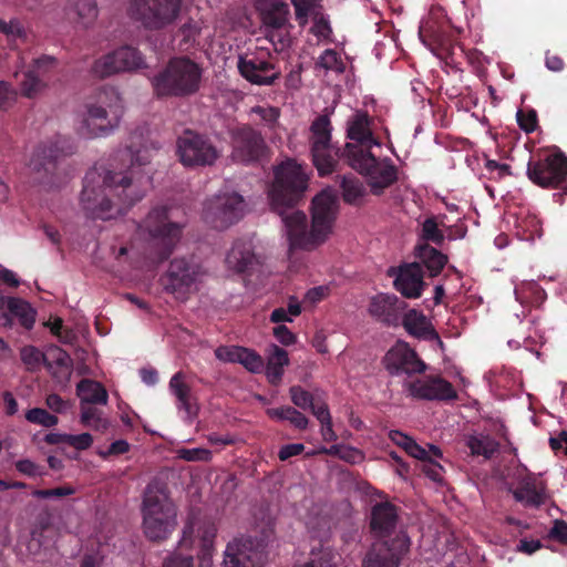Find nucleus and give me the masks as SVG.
Wrapping results in <instances>:
<instances>
[{
	"mask_svg": "<svg viewBox=\"0 0 567 567\" xmlns=\"http://www.w3.org/2000/svg\"><path fill=\"white\" fill-rule=\"evenodd\" d=\"M403 327L411 336L421 339H433L442 346V341L433 329L431 321L421 311L409 310L403 318Z\"/></svg>",
	"mask_w": 567,
	"mask_h": 567,
	"instance_id": "nucleus-34",
	"label": "nucleus"
},
{
	"mask_svg": "<svg viewBox=\"0 0 567 567\" xmlns=\"http://www.w3.org/2000/svg\"><path fill=\"white\" fill-rule=\"evenodd\" d=\"M123 72L136 71L146 68L143 54L133 47L124 45L117 49Z\"/></svg>",
	"mask_w": 567,
	"mask_h": 567,
	"instance_id": "nucleus-43",
	"label": "nucleus"
},
{
	"mask_svg": "<svg viewBox=\"0 0 567 567\" xmlns=\"http://www.w3.org/2000/svg\"><path fill=\"white\" fill-rule=\"evenodd\" d=\"M120 159L123 164L130 162L127 171L112 165V168L94 167L85 175L81 203L92 218H116L144 197L145 189L141 186L148 185L150 178L138 176V168L148 162V155L141 151L134 155L127 150L121 152Z\"/></svg>",
	"mask_w": 567,
	"mask_h": 567,
	"instance_id": "nucleus-2",
	"label": "nucleus"
},
{
	"mask_svg": "<svg viewBox=\"0 0 567 567\" xmlns=\"http://www.w3.org/2000/svg\"><path fill=\"white\" fill-rule=\"evenodd\" d=\"M227 269L235 274H243L255 269L260 264L259 258L252 250L250 241L238 240L234 243L226 255Z\"/></svg>",
	"mask_w": 567,
	"mask_h": 567,
	"instance_id": "nucleus-29",
	"label": "nucleus"
},
{
	"mask_svg": "<svg viewBox=\"0 0 567 567\" xmlns=\"http://www.w3.org/2000/svg\"><path fill=\"white\" fill-rule=\"evenodd\" d=\"M179 4L181 0H131L127 14L145 28L159 29L175 20Z\"/></svg>",
	"mask_w": 567,
	"mask_h": 567,
	"instance_id": "nucleus-10",
	"label": "nucleus"
},
{
	"mask_svg": "<svg viewBox=\"0 0 567 567\" xmlns=\"http://www.w3.org/2000/svg\"><path fill=\"white\" fill-rule=\"evenodd\" d=\"M78 395L82 405L103 404L107 403V392L101 383L92 380H82L76 386Z\"/></svg>",
	"mask_w": 567,
	"mask_h": 567,
	"instance_id": "nucleus-37",
	"label": "nucleus"
},
{
	"mask_svg": "<svg viewBox=\"0 0 567 567\" xmlns=\"http://www.w3.org/2000/svg\"><path fill=\"white\" fill-rule=\"evenodd\" d=\"M396 522L395 507L390 503H380L372 508L371 527L373 530L386 533Z\"/></svg>",
	"mask_w": 567,
	"mask_h": 567,
	"instance_id": "nucleus-38",
	"label": "nucleus"
},
{
	"mask_svg": "<svg viewBox=\"0 0 567 567\" xmlns=\"http://www.w3.org/2000/svg\"><path fill=\"white\" fill-rule=\"evenodd\" d=\"M204 271L200 266L185 259H174L161 282L164 290L176 300L186 301L190 295L197 291Z\"/></svg>",
	"mask_w": 567,
	"mask_h": 567,
	"instance_id": "nucleus-8",
	"label": "nucleus"
},
{
	"mask_svg": "<svg viewBox=\"0 0 567 567\" xmlns=\"http://www.w3.org/2000/svg\"><path fill=\"white\" fill-rule=\"evenodd\" d=\"M117 49L94 61L92 72L99 78H106L122 71Z\"/></svg>",
	"mask_w": 567,
	"mask_h": 567,
	"instance_id": "nucleus-41",
	"label": "nucleus"
},
{
	"mask_svg": "<svg viewBox=\"0 0 567 567\" xmlns=\"http://www.w3.org/2000/svg\"><path fill=\"white\" fill-rule=\"evenodd\" d=\"M138 234L159 250V259L166 258L181 236V226L171 220L166 208H155L138 226Z\"/></svg>",
	"mask_w": 567,
	"mask_h": 567,
	"instance_id": "nucleus-7",
	"label": "nucleus"
},
{
	"mask_svg": "<svg viewBox=\"0 0 567 567\" xmlns=\"http://www.w3.org/2000/svg\"><path fill=\"white\" fill-rule=\"evenodd\" d=\"M22 362L30 371L38 370L43 363L45 364L47 352H41L33 346H25L20 351Z\"/></svg>",
	"mask_w": 567,
	"mask_h": 567,
	"instance_id": "nucleus-52",
	"label": "nucleus"
},
{
	"mask_svg": "<svg viewBox=\"0 0 567 567\" xmlns=\"http://www.w3.org/2000/svg\"><path fill=\"white\" fill-rule=\"evenodd\" d=\"M55 60L51 56H42L33 61L32 65L21 73L20 90L22 95L32 99L47 89L42 76L53 66Z\"/></svg>",
	"mask_w": 567,
	"mask_h": 567,
	"instance_id": "nucleus-24",
	"label": "nucleus"
},
{
	"mask_svg": "<svg viewBox=\"0 0 567 567\" xmlns=\"http://www.w3.org/2000/svg\"><path fill=\"white\" fill-rule=\"evenodd\" d=\"M445 22V13L442 7L433 6L427 14L422 18L419 27V38L429 49H432V42L441 37V30Z\"/></svg>",
	"mask_w": 567,
	"mask_h": 567,
	"instance_id": "nucleus-30",
	"label": "nucleus"
},
{
	"mask_svg": "<svg viewBox=\"0 0 567 567\" xmlns=\"http://www.w3.org/2000/svg\"><path fill=\"white\" fill-rule=\"evenodd\" d=\"M517 121H518L520 128L524 130L525 132L529 133L536 128L537 116L534 111H529L526 113L523 111H518L517 112Z\"/></svg>",
	"mask_w": 567,
	"mask_h": 567,
	"instance_id": "nucleus-61",
	"label": "nucleus"
},
{
	"mask_svg": "<svg viewBox=\"0 0 567 567\" xmlns=\"http://www.w3.org/2000/svg\"><path fill=\"white\" fill-rule=\"evenodd\" d=\"M234 161L248 164L265 156L267 146L259 132L248 125L240 126L231 133Z\"/></svg>",
	"mask_w": 567,
	"mask_h": 567,
	"instance_id": "nucleus-17",
	"label": "nucleus"
},
{
	"mask_svg": "<svg viewBox=\"0 0 567 567\" xmlns=\"http://www.w3.org/2000/svg\"><path fill=\"white\" fill-rule=\"evenodd\" d=\"M74 9L78 22L87 28L97 18V8L94 0H74Z\"/></svg>",
	"mask_w": 567,
	"mask_h": 567,
	"instance_id": "nucleus-50",
	"label": "nucleus"
},
{
	"mask_svg": "<svg viewBox=\"0 0 567 567\" xmlns=\"http://www.w3.org/2000/svg\"><path fill=\"white\" fill-rule=\"evenodd\" d=\"M289 7L281 2L269 3L262 12L264 33L275 50L290 44Z\"/></svg>",
	"mask_w": 567,
	"mask_h": 567,
	"instance_id": "nucleus-15",
	"label": "nucleus"
},
{
	"mask_svg": "<svg viewBox=\"0 0 567 567\" xmlns=\"http://www.w3.org/2000/svg\"><path fill=\"white\" fill-rule=\"evenodd\" d=\"M307 187V174L296 161L287 159L275 168V181L268 190V199L271 209L281 217L289 252L310 251L321 246L332 234L337 219L338 198L334 190L327 188L312 200L309 228L306 214L293 208Z\"/></svg>",
	"mask_w": 567,
	"mask_h": 567,
	"instance_id": "nucleus-1",
	"label": "nucleus"
},
{
	"mask_svg": "<svg viewBox=\"0 0 567 567\" xmlns=\"http://www.w3.org/2000/svg\"><path fill=\"white\" fill-rule=\"evenodd\" d=\"M45 367L58 379H69L72 373L73 361L71 357L59 347L47 350Z\"/></svg>",
	"mask_w": 567,
	"mask_h": 567,
	"instance_id": "nucleus-36",
	"label": "nucleus"
},
{
	"mask_svg": "<svg viewBox=\"0 0 567 567\" xmlns=\"http://www.w3.org/2000/svg\"><path fill=\"white\" fill-rule=\"evenodd\" d=\"M419 257L431 271L432 276H436L447 261L446 256L427 245L420 247Z\"/></svg>",
	"mask_w": 567,
	"mask_h": 567,
	"instance_id": "nucleus-45",
	"label": "nucleus"
},
{
	"mask_svg": "<svg viewBox=\"0 0 567 567\" xmlns=\"http://www.w3.org/2000/svg\"><path fill=\"white\" fill-rule=\"evenodd\" d=\"M464 441L472 455L489 458L498 450V443L489 435L470 434Z\"/></svg>",
	"mask_w": 567,
	"mask_h": 567,
	"instance_id": "nucleus-40",
	"label": "nucleus"
},
{
	"mask_svg": "<svg viewBox=\"0 0 567 567\" xmlns=\"http://www.w3.org/2000/svg\"><path fill=\"white\" fill-rule=\"evenodd\" d=\"M223 567H262L255 542L248 537L230 540L224 551Z\"/></svg>",
	"mask_w": 567,
	"mask_h": 567,
	"instance_id": "nucleus-20",
	"label": "nucleus"
},
{
	"mask_svg": "<svg viewBox=\"0 0 567 567\" xmlns=\"http://www.w3.org/2000/svg\"><path fill=\"white\" fill-rule=\"evenodd\" d=\"M58 155L59 148L55 145L40 146L33 153L29 167L33 173L40 175L39 182L49 183L47 176L55 172Z\"/></svg>",
	"mask_w": 567,
	"mask_h": 567,
	"instance_id": "nucleus-31",
	"label": "nucleus"
},
{
	"mask_svg": "<svg viewBox=\"0 0 567 567\" xmlns=\"http://www.w3.org/2000/svg\"><path fill=\"white\" fill-rule=\"evenodd\" d=\"M25 419L30 423L42 425L45 427H52L55 426L59 422L58 417L53 414H50L44 409L34 408L29 410L25 413Z\"/></svg>",
	"mask_w": 567,
	"mask_h": 567,
	"instance_id": "nucleus-55",
	"label": "nucleus"
},
{
	"mask_svg": "<svg viewBox=\"0 0 567 567\" xmlns=\"http://www.w3.org/2000/svg\"><path fill=\"white\" fill-rule=\"evenodd\" d=\"M410 546L409 538L398 535L389 545L385 542L375 543L363 559V567H398L402 555Z\"/></svg>",
	"mask_w": 567,
	"mask_h": 567,
	"instance_id": "nucleus-19",
	"label": "nucleus"
},
{
	"mask_svg": "<svg viewBox=\"0 0 567 567\" xmlns=\"http://www.w3.org/2000/svg\"><path fill=\"white\" fill-rule=\"evenodd\" d=\"M484 167L489 173V177L492 179H502L512 175L509 165L505 163H498L494 159L486 158Z\"/></svg>",
	"mask_w": 567,
	"mask_h": 567,
	"instance_id": "nucleus-60",
	"label": "nucleus"
},
{
	"mask_svg": "<svg viewBox=\"0 0 567 567\" xmlns=\"http://www.w3.org/2000/svg\"><path fill=\"white\" fill-rule=\"evenodd\" d=\"M92 443L93 437L90 433L70 434V436H68V445L80 451L89 449Z\"/></svg>",
	"mask_w": 567,
	"mask_h": 567,
	"instance_id": "nucleus-62",
	"label": "nucleus"
},
{
	"mask_svg": "<svg viewBox=\"0 0 567 567\" xmlns=\"http://www.w3.org/2000/svg\"><path fill=\"white\" fill-rule=\"evenodd\" d=\"M348 164L365 176L371 192L381 194L398 178L396 167L389 158H378L371 151L347 161Z\"/></svg>",
	"mask_w": 567,
	"mask_h": 567,
	"instance_id": "nucleus-9",
	"label": "nucleus"
},
{
	"mask_svg": "<svg viewBox=\"0 0 567 567\" xmlns=\"http://www.w3.org/2000/svg\"><path fill=\"white\" fill-rule=\"evenodd\" d=\"M291 2L295 7L296 19L300 25L308 23L310 17H317L322 12L320 0H291Z\"/></svg>",
	"mask_w": 567,
	"mask_h": 567,
	"instance_id": "nucleus-47",
	"label": "nucleus"
},
{
	"mask_svg": "<svg viewBox=\"0 0 567 567\" xmlns=\"http://www.w3.org/2000/svg\"><path fill=\"white\" fill-rule=\"evenodd\" d=\"M316 68L324 72L342 73L344 71V63L334 50L328 49L318 58Z\"/></svg>",
	"mask_w": 567,
	"mask_h": 567,
	"instance_id": "nucleus-51",
	"label": "nucleus"
},
{
	"mask_svg": "<svg viewBox=\"0 0 567 567\" xmlns=\"http://www.w3.org/2000/svg\"><path fill=\"white\" fill-rule=\"evenodd\" d=\"M267 415L275 420H287L297 429H306L308 419L291 406H281L267 410Z\"/></svg>",
	"mask_w": 567,
	"mask_h": 567,
	"instance_id": "nucleus-46",
	"label": "nucleus"
},
{
	"mask_svg": "<svg viewBox=\"0 0 567 567\" xmlns=\"http://www.w3.org/2000/svg\"><path fill=\"white\" fill-rule=\"evenodd\" d=\"M404 389L412 398L422 400H452L456 392L450 382L441 378H422L404 382Z\"/></svg>",
	"mask_w": 567,
	"mask_h": 567,
	"instance_id": "nucleus-22",
	"label": "nucleus"
},
{
	"mask_svg": "<svg viewBox=\"0 0 567 567\" xmlns=\"http://www.w3.org/2000/svg\"><path fill=\"white\" fill-rule=\"evenodd\" d=\"M176 454L178 458L187 462H209L212 460V452L204 447L178 449Z\"/></svg>",
	"mask_w": 567,
	"mask_h": 567,
	"instance_id": "nucleus-57",
	"label": "nucleus"
},
{
	"mask_svg": "<svg viewBox=\"0 0 567 567\" xmlns=\"http://www.w3.org/2000/svg\"><path fill=\"white\" fill-rule=\"evenodd\" d=\"M4 310H8L12 317H16L19 322L27 329H31L35 321V311L29 302L9 297L6 300Z\"/></svg>",
	"mask_w": 567,
	"mask_h": 567,
	"instance_id": "nucleus-39",
	"label": "nucleus"
},
{
	"mask_svg": "<svg viewBox=\"0 0 567 567\" xmlns=\"http://www.w3.org/2000/svg\"><path fill=\"white\" fill-rule=\"evenodd\" d=\"M204 30V23L202 21H189L185 23L179 34L182 37L179 47L182 50H188L198 43V39Z\"/></svg>",
	"mask_w": 567,
	"mask_h": 567,
	"instance_id": "nucleus-49",
	"label": "nucleus"
},
{
	"mask_svg": "<svg viewBox=\"0 0 567 567\" xmlns=\"http://www.w3.org/2000/svg\"><path fill=\"white\" fill-rule=\"evenodd\" d=\"M311 151L313 164L320 175L332 172L334 166V151L330 144L331 126L328 116H319L311 125Z\"/></svg>",
	"mask_w": 567,
	"mask_h": 567,
	"instance_id": "nucleus-16",
	"label": "nucleus"
},
{
	"mask_svg": "<svg viewBox=\"0 0 567 567\" xmlns=\"http://www.w3.org/2000/svg\"><path fill=\"white\" fill-rule=\"evenodd\" d=\"M249 115L256 124L270 134L271 140L281 137L284 128L279 123V109L270 105H256L250 109Z\"/></svg>",
	"mask_w": 567,
	"mask_h": 567,
	"instance_id": "nucleus-33",
	"label": "nucleus"
},
{
	"mask_svg": "<svg viewBox=\"0 0 567 567\" xmlns=\"http://www.w3.org/2000/svg\"><path fill=\"white\" fill-rule=\"evenodd\" d=\"M142 529L145 537L153 542L168 538L177 525V508L166 491L156 484H150L142 502Z\"/></svg>",
	"mask_w": 567,
	"mask_h": 567,
	"instance_id": "nucleus-3",
	"label": "nucleus"
},
{
	"mask_svg": "<svg viewBox=\"0 0 567 567\" xmlns=\"http://www.w3.org/2000/svg\"><path fill=\"white\" fill-rule=\"evenodd\" d=\"M348 142L343 150L347 161L364 153L373 147L379 148L380 142L373 133V121L367 112L357 110L347 121Z\"/></svg>",
	"mask_w": 567,
	"mask_h": 567,
	"instance_id": "nucleus-11",
	"label": "nucleus"
},
{
	"mask_svg": "<svg viewBox=\"0 0 567 567\" xmlns=\"http://www.w3.org/2000/svg\"><path fill=\"white\" fill-rule=\"evenodd\" d=\"M309 21L312 22L310 32L318 39L319 42L330 40L332 30L323 11L320 12L317 17H310Z\"/></svg>",
	"mask_w": 567,
	"mask_h": 567,
	"instance_id": "nucleus-53",
	"label": "nucleus"
},
{
	"mask_svg": "<svg viewBox=\"0 0 567 567\" xmlns=\"http://www.w3.org/2000/svg\"><path fill=\"white\" fill-rule=\"evenodd\" d=\"M514 293L520 303H539L545 300V291L535 281H522L515 286Z\"/></svg>",
	"mask_w": 567,
	"mask_h": 567,
	"instance_id": "nucleus-42",
	"label": "nucleus"
},
{
	"mask_svg": "<svg viewBox=\"0 0 567 567\" xmlns=\"http://www.w3.org/2000/svg\"><path fill=\"white\" fill-rule=\"evenodd\" d=\"M81 422L93 430L96 431H105L110 422L103 415L102 411L92 405H82L81 406Z\"/></svg>",
	"mask_w": 567,
	"mask_h": 567,
	"instance_id": "nucleus-48",
	"label": "nucleus"
},
{
	"mask_svg": "<svg viewBox=\"0 0 567 567\" xmlns=\"http://www.w3.org/2000/svg\"><path fill=\"white\" fill-rule=\"evenodd\" d=\"M389 439L396 445L401 446L409 455L422 462L433 457H442V451L437 446L427 444V449H425L419 445L412 437L400 431H390Z\"/></svg>",
	"mask_w": 567,
	"mask_h": 567,
	"instance_id": "nucleus-32",
	"label": "nucleus"
},
{
	"mask_svg": "<svg viewBox=\"0 0 567 567\" xmlns=\"http://www.w3.org/2000/svg\"><path fill=\"white\" fill-rule=\"evenodd\" d=\"M202 69L193 60L173 58L166 68L152 79V85L158 96H184L199 89Z\"/></svg>",
	"mask_w": 567,
	"mask_h": 567,
	"instance_id": "nucleus-5",
	"label": "nucleus"
},
{
	"mask_svg": "<svg viewBox=\"0 0 567 567\" xmlns=\"http://www.w3.org/2000/svg\"><path fill=\"white\" fill-rule=\"evenodd\" d=\"M123 110L122 97L114 89L105 87L99 91L94 100L85 105L80 133L89 138L112 133L120 125Z\"/></svg>",
	"mask_w": 567,
	"mask_h": 567,
	"instance_id": "nucleus-4",
	"label": "nucleus"
},
{
	"mask_svg": "<svg viewBox=\"0 0 567 567\" xmlns=\"http://www.w3.org/2000/svg\"><path fill=\"white\" fill-rule=\"evenodd\" d=\"M336 556L328 549H321L318 553L312 551L311 557L303 564L296 567H337Z\"/></svg>",
	"mask_w": 567,
	"mask_h": 567,
	"instance_id": "nucleus-54",
	"label": "nucleus"
},
{
	"mask_svg": "<svg viewBox=\"0 0 567 567\" xmlns=\"http://www.w3.org/2000/svg\"><path fill=\"white\" fill-rule=\"evenodd\" d=\"M422 236L425 240L434 244H441L444 240V234L439 228V224L434 218H427L422 225Z\"/></svg>",
	"mask_w": 567,
	"mask_h": 567,
	"instance_id": "nucleus-58",
	"label": "nucleus"
},
{
	"mask_svg": "<svg viewBox=\"0 0 567 567\" xmlns=\"http://www.w3.org/2000/svg\"><path fill=\"white\" fill-rule=\"evenodd\" d=\"M215 355L223 362L240 363L251 373H259L265 368V361L261 355L244 347L221 346L215 350Z\"/></svg>",
	"mask_w": 567,
	"mask_h": 567,
	"instance_id": "nucleus-25",
	"label": "nucleus"
},
{
	"mask_svg": "<svg viewBox=\"0 0 567 567\" xmlns=\"http://www.w3.org/2000/svg\"><path fill=\"white\" fill-rule=\"evenodd\" d=\"M288 352L278 347L277 344H270L267 349V362L265 363V370L267 379L272 384H278L285 372V368L289 365Z\"/></svg>",
	"mask_w": 567,
	"mask_h": 567,
	"instance_id": "nucleus-35",
	"label": "nucleus"
},
{
	"mask_svg": "<svg viewBox=\"0 0 567 567\" xmlns=\"http://www.w3.org/2000/svg\"><path fill=\"white\" fill-rule=\"evenodd\" d=\"M405 303L394 295L379 293L370 299L368 312L385 324H395Z\"/></svg>",
	"mask_w": 567,
	"mask_h": 567,
	"instance_id": "nucleus-28",
	"label": "nucleus"
},
{
	"mask_svg": "<svg viewBox=\"0 0 567 567\" xmlns=\"http://www.w3.org/2000/svg\"><path fill=\"white\" fill-rule=\"evenodd\" d=\"M216 535L214 522L192 512L186 518L178 545L183 549L197 550L200 567H212Z\"/></svg>",
	"mask_w": 567,
	"mask_h": 567,
	"instance_id": "nucleus-6",
	"label": "nucleus"
},
{
	"mask_svg": "<svg viewBox=\"0 0 567 567\" xmlns=\"http://www.w3.org/2000/svg\"><path fill=\"white\" fill-rule=\"evenodd\" d=\"M177 154L184 166L195 167L214 164L219 151L204 136L185 132L177 140Z\"/></svg>",
	"mask_w": 567,
	"mask_h": 567,
	"instance_id": "nucleus-13",
	"label": "nucleus"
},
{
	"mask_svg": "<svg viewBox=\"0 0 567 567\" xmlns=\"http://www.w3.org/2000/svg\"><path fill=\"white\" fill-rule=\"evenodd\" d=\"M529 179L542 186H556L567 178V157L560 153L548 155L544 161L528 163Z\"/></svg>",
	"mask_w": 567,
	"mask_h": 567,
	"instance_id": "nucleus-18",
	"label": "nucleus"
},
{
	"mask_svg": "<svg viewBox=\"0 0 567 567\" xmlns=\"http://www.w3.org/2000/svg\"><path fill=\"white\" fill-rule=\"evenodd\" d=\"M245 212L246 204L239 194H220L206 204L205 220L217 229H224L238 221Z\"/></svg>",
	"mask_w": 567,
	"mask_h": 567,
	"instance_id": "nucleus-12",
	"label": "nucleus"
},
{
	"mask_svg": "<svg viewBox=\"0 0 567 567\" xmlns=\"http://www.w3.org/2000/svg\"><path fill=\"white\" fill-rule=\"evenodd\" d=\"M290 398L292 403L302 410L309 409L313 403L312 395L298 385L290 388Z\"/></svg>",
	"mask_w": 567,
	"mask_h": 567,
	"instance_id": "nucleus-59",
	"label": "nucleus"
},
{
	"mask_svg": "<svg viewBox=\"0 0 567 567\" xmlns=\"http://www.w3.org/2000/svg\"><path fill=\"white\" fill-rule=\"evenodd\" d=\"M169 391L176 398V408L182 413V417L187 422H193L198 414L199 406L192 396L190 388L185 382L182 372H177L171 378Z\"/></svg>",
	"mask_w": 567,
	"mask_h": 567,
	"instance_id": "nucleus-27",
	"label": "nucleus"
},
{
	"mask_svg": "<svg viewBox=\"0 0 567 567\" xmlns=\"http://www.w3.org/2000/svg\"><path fill=\"white\" fill-rule=\"evenodd\" d=\"M274 336L284 346H291L297 341V337L284 324L274 328Z\"/></svg>",
	"mask_w": 567,
	"mask_h": 567,
	"instance_id": "nucleus-64",
	"label": "nucleus"
},
{
	"mask_svg": "<svg viewBox=\"0 0 567 567\" xmlns=\"http://www.w3.org/2000/svg\"><path fill=\"white\" fill-rule=\"evenodd\" d=\"M342 195L344 202L359 205L363 202L367 190L364 185L355 177H343L342 183Z\"/></svg>",
	"mask_w": 567,
	"mask_h": 567,
	"instance_id": "nucleus-44",
	"label": "nucleus"
},
{
	"mask_svg": "<svg viewBox=\"0 0 567 567\" xmlns=\"http://www.w3.org/2000/svg\"><path fill=\"white\" fill-rule=\"evenodd\" d=\"M237 68L247 81L258 85H269L279 75L271 55L266 50L246 52L239 55Z\"/></svg>",
	"mask_w": 567,
	"mask_h": 567,
	"instance_id": "nucleus-14",
	"label": "nucleus"
},
{
	"mask_svg": "<svg viewBox=\"0 0 567 567\" xmlns=\"http://www.w3.org/2000/svg\"><path fill=\"white\" fill-rule=\"evenodd\" d=\"M17 92L4 81H0V109H7L16 100Z\"/></svg>",
	"mask_w": 567,
	"mask_h": 567,
	"instance_id": "nucleus-63",
	"label": "nucleus"
},
{
	"mask_svg": "<svg viewBox=\"0 0 567 567\" xmlns=\"http://www.w3.org/2000/svg\"><path fill=\"white\" fill-rule=\"evenodd\" d=\"M384 362L392 374L421 373L426 369L425 363L405 342H396L385 354Z\"/></svg>",
	"mask_w": 567,
	"mask_h": 567,
	"instance_id": "nucleus-21",
	"label": "nucleus"
},
{
	"mask_svg": "<svg viewBox=\"0 0 567 567\" xmlns=\"http://www.w3.org/2000/svg\"><path fill=\"white\" fill-rule=\"evenodd\" d=\"M394 287L405 298L421 297L424 288L421 266L415 262L401 266L396 271Z\"/></svg>",
	"mask_w": 567,
	"mask_h": 567,
	"instance_id": "nucleus-26",
	"label": "nucleus"
},
{
	"mask_svg": "<svg viewBox=\"0 0 567 567\" xmlns=\"http://www.w3.org/2000/svg\"><path fill=\"white\" fill-rule=\"evenodd\" d=\"M321 452L331 455H337L340 458L350 463H357L362 460V454L360 451L347 445H333L329 449H322Z\"/></svg>",
	"mask_w": 567,
	"mask_h": 567,
	"instance_id": "nucleus-56",
	"label": "nucleus"
},
{
	"mask_svg": "<svg viewBox=\"0 0 567 567\" xmlns=\"http://www.w3.org/2000/svg\"><path fill=\"white\" fill-rule=\"evenodd\" d=\"M514 498L525 506L537 507L545 503L546 491L542 481L525 468L518 470L517 485L511 486Z\"/></svg>",
	"mask_w": 567,
	"mask_h": 567,
	"instance_id": "nucleus-23",
	"label": "nucleus"
}]
</instances>
